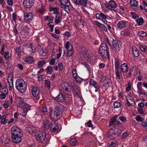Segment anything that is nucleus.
I'll return each mask as SVG.
<instances>
[{"mask_svg": "<svg viewBox=\"0 0 147 147\" xmlns=\"http://www.w3.org/2000/svg\"><path fill=\"white\" fill-rule=\"evenodd\" d=\"M63 109L62 105H59L54 109H52L49 112L51 118L53 120H57L61 117Z\"/></svg>", "mask_w": 147, "mask_h": 147, "instance_id": "1", "label": "nucleus"}, {"mask_svg": "<svg viewBox=\"0 0 147 147\" xmlns=\"http://www.w3.org/2000/svg\"><path fill=\"white\" fill-rule=\"evenodd\" d=\"M16 89L20 93H24L27 89V83L22 79H18L16 81Z\"/></svg>", "mask_w": 147, "mask_h": 147, "instance_id": "2", "label": "nucleus"}, {"mask_svg": "<svg viewBox=\"0 0 147 147\" xmlns=\"http://www.w3.org/2000/svg\"><path fill=\"white\" fill-rule=\"evenodd\" d=\"M35 138L40 142L45 141L47 142L48 139L46 138V134L44 131H39L35 134Z\"/></svg>", "mask_w": 147, "mask_h": 147, "instance_id": "3", "label": "nucleus"}, {"mask_svg": "<svg viewBox=\"0 0 147 147\" xmlns=\"http://www.w3.org/2000/svg\"><path fill=\"white\" fill-rule=\"evenodd\" d=\"M105 7L109 9L115 11L117 10L116 9L117 5L115 2L113 0L110 1L108 3L104 4Z\"/></svg>", "mask_w": 147, "mask_h": 147, "instance_id": "4", "label": "nucleus"}, {"mask_svg": "<svg viewBox=\"0 0 147 147\" xmlns=\"http://www.w3.org/2000/svg\"><path fill=\"white\" fill-rule=\"evenodd\" d=\"M21 129L17 127H13L11 128V132L12 136H23L22 133L21 131Z\"/></svg>", "mask_w": 147, "mask_h": 147, "instance_id": "5", "label": "nucleus"}, {"mask_svg": "<svg viewBox=\"0 0 147 147\" xmlns=\"http://www.w3.org/2000/svg\"><path fill=\"white\" fill-rule=\"evenodd\" d=\"M34 14L32 13L26 12L24 13V20L27 22H30L34 19Z\"/></svg>", "mask_w": 147, "mask_h": 147, "instance_id": "6", "label": "nucleus"}, {"mask_svg": "<svg viewBox=\"0 0 147 147\" xmlns=\"http://www.w3.org/2000/svg\"><path fill=\"white\" fill-rule=\"evenodd\" d=\"M96 16L97 19L102 20L104 24H107V21L106 19L107 18V16L102 13L100 12L99 13H96Z\"/></svg>", "mask_w": 147, "mask_h": 147, "instance_id": "7", "label": "nucleus"}, {"mask_svg": "<svg viewBox=\"0 0 147 147\" xmlns=\"http://www.w3.org/2000/svg\"><path fill=\"white\" fill-rule=\"evenodd\" d=\"M127 100V104L128 107L134 106L135 105V102L131 96L128 95L125 96Z\"/></svg>", "mask_w": 147, "mask_h": 147, "instance_id": "8", "label": "nucleus"}, {"mask_svg": "<svg viewBox=\"0 0 147 147\" xmlns=\"http://www.w3.org/2000/svg\"><path fill=\"white\" fill-rule=\"evenodd\" d=\"M34 0H24L23 2L24 6L27 8L32 7L34 5Z\"/></svg>", "mask_w": 147, "mask_h": 147, "instance_id": "9", "label": "nucleus"}, {"mask_svg": "<svg viewBox=\"0 0 147 147\" xmlns=\"http://www.w3.org/2000/svg\"><path fill=\"white\" fill-rule=\"evenodd\" d=\"M22 107L23 116L25 117L26 115L27 112L30 110L31 109V106L26 103H24L23 106Z\"/></svg>", "mask_w": 147, "mask_h": 147, "instance_id": "10", "label": "nucleus"}, {"mask_svg": "<svg viewBox=\"0 0 147 147\" xmlns=\"http://www.w3.org/2000/svg\"><path fill=\"white\" fill-rule=\"evenodd\" d=\"M26 49L27 51L30 53H32L35 52V47L32 44L28 43L26 45Z\"/></svg>", "mask_w": 147, "mask_h": 147, "instance_id": "11", "label": "nucleus"}, {"mask_svg": "<svg viewBox=\"0 0 147 147\" xmlns=\"http://www.w3.org/2000/svg\"><path fill=\"white\" fill-rule=\"evenodd\" d=\"M112 43L113 46L117 50L119 51L121 48V45L120 42L117 40H114L113 39Z\"/></svg>", "mask_w": 147, "mask_h": 147, "instance_id": "12", "label": "nucleus"}, {"mask_svg": "<svg viewBox=\"0 0 147 147\" xmlns=\"http://www.w3.org/2000/svg\"><path fill=\"white\" fill-rule=\"evenodd\" d=\"M67 97H65L62 93H60L57 97L55 98V100L59 102H67Z\"/></svg>", "mask_w": 147, "mask_h": 147, "instance_id": "13", "label": "nucleus"}, {"mask_svg": "<svg viewBox=\"0 0 147 147\" xmlns=\"http://www.w3.org/2000/svg\"><path fill=\"white\" fill-rule=\"evenodd\" d=\"M131 32V30L129 28H127L124 31H122L121 32V37L122 38H124L127 36L130 35Z\"/></svg>", "mask_w": 147, "mask_h": 147, "instance_id": "14", "label": "nucleus"}, {"mask_svg": "<svg viewBox=\"0 0 147 147\" xmlns=\"http://www.w3.org/2000/svg\"><path fill=\"white\" fill-rule=\"evenodd\" d=\"M26 131L30 134L34 135L36 133V130L35 127L29 125L26 127L25 128Z\"/></svg>", "mask_w": 147, "mask_h": 147, "instance_id": "15", "label": "nucleus"}, {"mask_svg": "<svg viewBox=\"0 0 147 147\" xmlns=\"http://www.w3.org/2000/svg\"><path fill=\"white\" fill-rule=\"evenodd\" d=\"M49 121L48 119H45L43 120L41 128L43 130H47L50 127Z\"/></svg>", "mask_w": 147, "mask_h": 147, "instance_id": "16", "label": "nucleus"}, {"mask_svg": "<svg viewBox=\"0 0 147 147\" xmlns=\"http://www.w3.org/2000/svg\"><path fill=\"white\" fill-rule=\"evenodd\" d=\"M109 50H103L102 49L99 50V53L100 55L104 58L108 57L109 58V53L108 52Z\"/></svg>", "mask_w": 147, "mask_h": 147, "instance_id": "17", "label": "nucleus"}, {"mask_svg": "<svg viewBox=\"0 0 147 147\" xmlns=\"http://www.w3.org/2000/svg\"><path fill=\"white\" fill-rule=\"evenodd\" d=\"M109 126H112L114 127H118L119 128H121V127H123V126L122 123L119 121H114L113 123H112L111 121H110Z\"/></svg>", "mask_w": 147, "mask_h": 147, "instance_id": "18", "label": "nucleus"}, {"mask_svg": "<svg viewBox=\"0 0 147 147\" xmlns=\"http://www.w3.org/2000/svg\"><path fill=\"white\" fill-rule=\"evenodd\" d=\"M76 48L78 52L81 54H85L87 53V51L86 48L83 46H80L76 47Z\"/></svg>", "mask_w": 147, "mask_h": 147, "instance_id": "19", "label": "nucleus"}, {"mask_svg": "<svg viewBox=\"0 0 147 147\" xmlns=\"http://www.w3.org/2000/svg\"><path fill=\"white\" fill-rule=\"evenodd\" d=\"M74 96L78 97V98L80 99L81 93L79 87L77 86H74Z\"/></svg>", "mask_w": 147, "mask_h": 147, "instance_id": "20", "label": "nucleus"}, {"mask_svg": "<svg viewBox=\"0 0 147 147\" xmlns=\"http://www.w3.org/2000/svg\"><path fill=\"white\" fill-rule=\"evenodd\" d=\"M127 22L124 21H120L117 24V28L120 29H121L126 27L127 24Z\"/></svg>", "mask_w": 147, "mask_h": 147, "instance_id": "21", "label": "nucleus"}, {"mask_svg": "<svg viewBox=\"0 0 147 147\" xmlns=\"http://www.w3.org/2000/svg\"><path fill=\"white\" fill-rule=\"evenodd\" d=\"M89 84L90 86H93L96 89L95 91L97 92L99 89V86L96 82L92 79H91L89 82Z\"/></svg>", "mask_w": 147, "mask_h": 147, "instance_id": "22", "label": "nucleus"}, {"mask_svg": "<svg viewBox=\"0 0 147 147\" xmlns=\"http://www.w3.org/2000/svg\"><path fill=\"white\" fill-rule=\"evenodd\" d=\"M68 85L67 83H63L61 84L60 86V88L61 91L65 92V94H68L69 93L67 88Z\"/></svg>", "mask_w": 147, "mask_h": 147, "instance_id": "23", "label": "nucleus"}, {"mask_svg": "<svg viewBox=\"0 0 147 147\" xmlns=\"http://www.w3.org/2000/svg\"><path fill=\"white\" fill-rule=\"evenodd\" d=\"M39 48H38V51L39 52L40 55L42 56H46L47 54V51L45 49L42 48L41 46H39Z\"/></svg>", "mask_w": 147, "mask_h": 147, "instance_id": "24", "label": "nucleus"}, {"mask_svg": "<svg viewBox=\"0 0 147 147\" xmlns=\"http://www.w3.org/2000/svg\"><path fill=\"white\" fill-rule=\"evenodd\" d=\"M23 136H11V138L15 143H18L22 141L21 138Z\"/></svg>", "mask_w": 147, "mask_h": 147, "instance_id": "25", "label": "nucleus"}, {"mask_svg": "<svg viewBox=\"0 0 147 147\" xmlns=\"http://www.w3.org/2000/svg\"><path fill=\"white\" fill-rule=\"evenodd\" d=\"M39 89L37 87H33L32 90V95L34 97L37 96L39 94Z\"/></svg>", "mask_w": 147, "mask_h": 147, "instance_id": "26", "label": "nucleus"}, {"mask_svg": "<svg viewBox=\"0 0 147 147\" xmlns=\"http://www.w3.org/2000/svg\"><path fill=\"white\" fill-rule=\"evenodd\" d=\"M13 78L12 77L9 76L8 78L7 81L9 85V89L10 90H12L13 87Z\"/></svg>", "mask_w": 147, "mask_h": 147, "instance_id": "27", "label": "nucleus"}, {"mask_svg": "<svg viewBox=\"0 0 147 147\" xmlns=\"http://www.w3.org/2000/svg\"><path fill=\"white\" fill-rule=\"evenodd\" d=\"M108 147H116L117 146V141L115 139L110 140L109 142Z\"/></svg>", "mask_w": 147, "mask_h": 147, "instance_id": "28", "label": "nucleus"}, {"mask_svg": "<svg viewBox=\"0 0 147 147\" xmlns=\"http://www.w3.org/2000/svg\"><path fill=\"white\" fill-rule=\"evenodd\" d=\"M23 59L25 62L29 64L32 63L34 61V58L31 56L26 57Z\"/></svg>", "mask_w": 147, "mask_h": 147, "instance_id": "29", "label": "nucleus"}, {"mask_svg": "<svg viewBox=\"0 0 147 147\" xmlns=\"http://www.w3.org/2000/svg\"><path fill=\"white\" fill-rule=\"evenodd\" d=\"M61 15L60 14V13L57 14L55 18V24H57L60 23L61 21Z\"/></svg>", "mask_w": 147, "mask_h": 147, "instance_id": "30", "label": "nucleus"}, {"mask_svg": "<svg viewBox=\"0 0 147 147\" xmlns=\"http://www.w3.org/2000/svg\"><path fill=\"white\" fill-rule=\"evenodd\" d=\"M121 71L123 72L126 73L128 70V67L126 63H124L121 65Z\"/></svg>", "mask_w": 147, "mask_h": 147, "instance_id": "31", "label": "nucleus"}, {"mask_svg": "<svg viewBox=\"0 0 147 147\" xmlns=\"http://www.w3.org/2000/svg\"><path fill=\"white\" fill-rule=\"evenodd\" d=\"M115 133L114 129H111L108 130L107 134V136L109 137L114 136L115 135Z\"/></svg>", "mask_w": 147, "mask_h": 147, "instance_id": "32", "label": "nucleus"}, {"mask_svg": "<svg viewBox=\"0 0 147 147\" xmlns=\"http://www.w3.org/2000/svg\"><path fill=\"white\" fill-rule=\"evenodd\" d=\"M59 126L57 124H55V125H52L50 127V130L52 133H54L58 129Z\"/></svg>", "mask_w": 147, "mask_h": 147, "instance_id": "33", "label": "nucleus"}, {"mask_svg": "<svg viewBox=\"0 0 147 147\" xmlns=\"http://www.w3.org/2000/svg\"><path fill=\"white\" fill-rule=\"evenodd\" d=\"M74 71L75 72V74L76 75V76L74 77V79L76 81L77 83H80L82 81V79L78 76L76 69H74Z\"/></svg>", "mask_w": 147, "mask_h": 147, "instance_id": "34", "label": "nucleus"}, {"mask_svg": "<svg viewBox=\"0 0 147 147\" xmlns=\"http://www.w3.org/2000/svg\"><path fill=\"white\" fill-rule=\"evenodd\" d=\"M133 53L135 57H138L139 55V53L138 49L135 47H132Z\"/></svg>", "mask_w": 147, "mask_h": 147, "instance_id": "35", "label": "nucleus"}, {"mask_svg": "<svg viewBox=\"0 0 147 147\" xmlns=\"http://www.w3.org/2000/svg\"><path fill=\"white\" fill-rule=\"evenodd\" d=\"M69 5H66L65 4L64 5H61V7L63 9H64L66 12L68 13L70 12V10L69 9Z\"/></svg>", "mask_w": 147, "mask_h": 147, "instance_id": "36", "label": "nucleus"}, {"mask_svg": "<svg viewBox=\"0 0 147 147\" xmlns=\"http://www.w3.org/2000/svg\"><path fill=\"white\" fill-rule=\"evenodd\" d=\"M59 8L57 7H50L49 10L50 11H53V13L57 14L59 13Z\"/></svg>", "mask_w": 147, "mask_h": 147, "instance_id": "37", "label": "nucleus"}, {"mask_svg": "<svg viewBox=\"0 0 147 147\" xmlns=\"http://www.w3.org/2000/svg\"><path fill=\"white\" fill-rule=\"evenodd\" d=\"M115 70L119 69L120 66L119 61L117 58L115 59Z\"/></svg>", "mask_w": 147, "mask_h": 147, "instance_id": "38", "label": "nucleus"}, {"mask_svg": "<svg viewBox=\"0 0 147 147\" xmlns=\"http://www.w3.org/2000/svg\"><path fill=\"white\" fill-rule=\"evenodd\" d=\"M130 3L131 6L136 7L138 6V2L136 0H131Z\"/></svg>", "mask_w": 147, "mask_h": 147, "instance_id": "39", "label": "nucleus"}, {"mask_svg": "<svg viewBox=\"0 0 147 147\" xmlns=\"http://www.w3.org/2000/svg\"><path fill=\"white\" fill-rule=\"evenodd\" d=\"M103 50H109V48L106 43L105 42L102 43L100 47H99V49Z\"/></svg>", "mask_w": 147, "mask_h": 147, "instance_id": "40", "label": "nucleus"}, {"mask_svg": "<svg viewBox=\"0 0 147 147\" xmlns=\"http://www.w3.org/2000/svg\"><path fill=\"white\" fill-rule=\"evenodd\" d=\"M71 47L70 50L67 49V56L68 57L71 56L73 53V46L72 45H71Z\"/></svg>", "mask_w": 147, "mask_h": 147, "instance_id": "41", "label": "nucleus"}, {"mask_svg": "<svg viewBox=\"0 0 147 147\" xmlns=\"http://www.w3.org/2000/svg\"><path fill=\"white\" fill-rule=\"evenodd\" d=\"M116 76L118 79L120 80L121 79V76H122L121 71L119 69L115 70Z\"/></svg>", "mask_w": 147, "mask_h": 147, "instance_id": "42", "label": "nucleus"}, {"mask_svg": "<svg viewBox=\"0 0 147 147\" xmlns=\"http://www.w3.org/2000/svg\"><path fill=\"white\" fill-rule=\"evenodd\" d=\"M53 69L52 67L50 66H48L46 69V71L47 73L51 74L52 73Z\"/></svg>", "mask_w": 147, "mask_h": 147, "instance_id": "43", "label": "nucleus"}, {"mask_svg": "<svg viewBox=\"0 0 147 147\" xmlns=\"http://www.w3.org/2000/svg\"><path fill=\"white\" fill-rule=\"evenodd\" d=\"M16 53L17 54L18 56L20 57L22 54L21 52H22V51H21V49L20 47H18L16 48L15 50Z\"/></svg>", "mask_w": 147, "mask_h": 147, "instance_id": "44", "label": "nucleus"}, {"mask_svg": "<svg viewBox=\"0 0 147 147\" xmlns=\"http://www.w3.org/2000/svg\"><path fill=\"white\" fill-rule=\"evenodd\" d=\"M1 140L2 143H4L5 144L9 143V140L8 138L2 137L1 138Z\"/></svg>", "mask_w": 147, "mask_h": 147, "instance_id": "45", "label": "nucleus"}, {"mask_svg": "<svg viewBox=\"0 0 147 147\" xmlns=\"http://www.w3.org/2000/svg\"><path fill=\"white\" fill-rule=\"evenodd\" d=\"M137 86L138 89V94H139L140 95H144V93L142 92V88L141 85L140 84L137 85Z\"/></svg>", "mask_w": 147, "mask_h": 147, "instance_id": "46", "label": "nucleus"}, {"mask_svg": "<svg viewBox=\"0 0 147 147\" xmlns=\"http://www.w3.org/2000/svg\"><path fill=\"white\" fill-rule=\"evenodd\" d=\"M45 85L48 89H49L50 88L51 85V83L49 80H45Z\"/></svg>", "mask_w": 147, "mask_h": 147, "instance_id": "47", "label": "nucleus"}, {"mask_svg": "<svg viewBox=\"0 0 147 147\" xmlns=\"http://www.w3.org/2000/svg\"><path fill=\"white\" fill-rule=\"evenodd\" d=\"M61 3V5H64L65 4L66 5H69L70 3L69 1V0H58Z\"/></svg>", "mask_w": 147, "mask_h": 147, "instance_id": "48", "label": "nucleus"}, {"mask_svg": "<svg viewBox=\"0 0 147 147\" xmlns=\"http://www.w3.org/2000/svg\"><path fill=\"white\" fill-rule=\"evenodd\" d=\"M113 105L115 108H118L121 107V104L118 101H115L114 102Z\"/></svg>", "mask_w": 147, "mask_h": 147, "instance_id": "49", "label": "nucleus"}, {"mask_svg": "<svg viewBox=\"0 0 147 147\" xmlns=\"http://www.w3.org/2000/svg\"><path fill=\"white\" fill-rule=\"evenodd\" d=\"M46 63V62L45 60H41L39 61L37 63V66L38 68L40 67L42 65H44Z\"/></svg>", "mask_w": 147, "mask_h": 147, "instance_id": "50", "label": "nucleus"}, {"mask_svg": "<svg viewBox=\"0 0 147 147\" xmlns=\"http://www.w3.org/2000/svg\"><path fill=\"white\" fill-rule=\"evenodd\" d=\"M129 135V134L127 132L123 133L121 136V139L125 140Z\"/></svg>", "mask_w": 147, "mask_h": 147, "instance_id": "51", "label": "nucleus"}, {"mask_svg": "<svg viewBox=\"0 0 147 147\" xmlns=\"http://www.w3.org/2000/svg\"><path fill=\"white\" fill-rule=\"evenodd\" d=\"M136 21L139 26L142 25L144 22L143 19L141 18L136 20Z\"/></svg>", "mask_w": 147, "mask_h": 147, "instance_id": "52", "label": "nucleus"}, {"mask_svg": "<svg viewBox=\"0 0 147 147\" xmlns=\"http://www.w3.org/2000/svg\"><path fill=\"white\" fill-rule=\"evenodd\" d=\"M135 119L138 122H142L144 119L141 117L139 115H138L135 118Z\"/></svg>", "mask_w": 147, "mask_h": 147, "instance_id": "53", "label": "nucleus"}, {"mask_svg": "<svg viewBox=\"0 0 147 147\" xmlns=\"http://www.w3.org/2000/svg\"><path fill=\"white\" fill-rule=\"evenodd\" d=\"M146 33L143 31H139L138 33V35L139 36L144 37L146 35Z\"/></svg>", "mask_w": 147, "mask_h": 147, "instance_id": "54", "label": "nucleus"}, {"mask_svg": "<svg viewBox=\"0 0 147 147\" xmlns=\"http://www.w3.org/2000/svg\"><path fill=\"white\" fill-rule=\"evenodd\" d=\"M18 101L19 105H20V107H22L24 103H26L24 101L22 100V98H18Z\"/></svg>", "mask_w": 147, "mask_h": 147, "instance_id": "55", "label": "nucleus"}, {"mask_svg": "<svg viewBox=\"0 0 147 147\" xmlns=\"http://www.w3.org/2000/svg\"><path fill=\"white\" fill-rule=\"evenodd\" d=\"M79 5L86 6L87 5V0H80Z\"/></svg>", "mask_w": 147, "mask_h": 147, "instance_id": "56", "label": "nucleus"}, {"mask_svg": "<svg viewBox=\"0 0 147 147\" xmlns=\"http://www.w3.org/2000/svg\"><path fill=\"white\" fill-rule=\"evenodd\" d=\"M40 109L43 113H46L47 111V107L45 106H41L40 107Z\"/></svg>", "mask_w": 147, "mask_h": 147, "instance_id": "57", "label": "nucleus"}, {"mask_svg": "<svg viewBox=\"0 0 147 147\" xmlns=\"http://www.w3.org/2000/svg\"><path fill=\"white\" fill-rule=\"evenodd\" d=\"M140 48L141 50L144 53L146 52L147 51L146 48L144 45H141L140 47Z\"/></svg>", "mask_w": 147, "mask_h": 147, "instance_id": "58", "label": "nucleus"}, {"mask_svg": "<svg viewBox=\"0 0 147 147\" xmlns=\"http://www.w3.org/2000/svg\"><path fill=\"white\" fill-rule=\"evenodd\" d=\"M119 119L121 121L123 122H125L127 121L126 118L123 116H120L119 117Z\"/></svg>", "mask_w": 147, "mask_h": 147, "instance_id": "59", "label": "nucleus"}, {"mask_svg": "<svg viewBox=\"0 0 147 147\" xmlns=\"http://www.w3.org/2000/svg\"><path fill=\"white\" fill-rule=\"evenodd\" d=\"M127 86H126V91L127 92H129L131 89V83L130 82H128V84H127Z\"/></svg>", "mask_w": 147, "mask_h": 147, "instance_id": "60", "label": "nucleus"}, {"mask_svg": "<svg viewBox=\"0 0 147 147\" xmlns=\"http://www.w3.org/2000/svg\"><path fill=\"white\" fill-rule=\"evenodd\" d=\"M2 118L1 119V123L5 124L6 121H5V119L6 118V116L5 115H3L2 116Z\"/></svg>", "mask_w": 147, "mask_h": 147, "instance_id": "61", "label": "nucleus"}, {"mask_svg": "<svg viewBox=\"0 0 147 147\" xmlns=\"http://www.w3.org/2000/svg\"><path fill=\"white\" fill-rule=\"evenodd\" d=\"M118 117V115H115L114 117L112 118L110 121H111L112 123H113L114 121H117V118Z\"/></svg>", "mask_w": 147, "mask_h": 147, "instance_id": "62", "label": "nucleus"}, {"mask_svg": "<svg viewBox=\"0 0 147 147\" xmlns=\"http://www.w3.org/2000/svg\"><path fill=\"white\" fill-rule=\"evenodd\" d=\"M9 52L7 51L4 54V58L5 59L8 60L9 59Z\"/></svg>", "mask_w": 147, "mask_h": 147, "instance_id": "63", "label": "nucleus"}, {"mask_svg": "<svg viewBox=\"0 0 147 147\" xmlns=\"http://www.w3.org/2000/svg\"><path fill=\"white\" fill-rule=\"evenodd\" d=\"M142 4L145 6L144 10L147 12V3L144 1H142Z\"/></svg>", "mask_w": 147, "mask_h": 147, "instance_id": "64", "label": "nucleus"}]
</instances>
